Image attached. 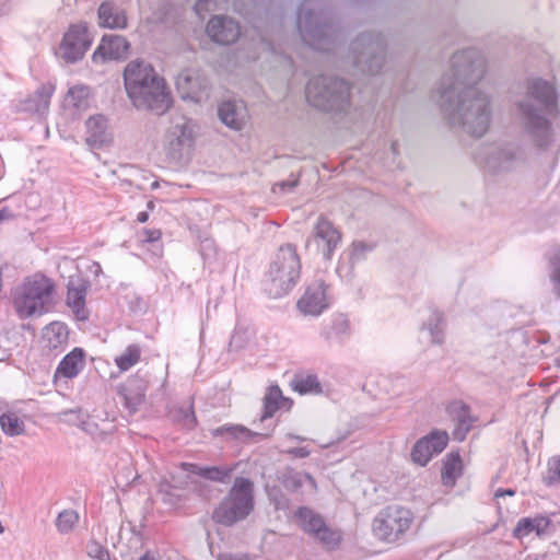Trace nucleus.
<instances>
[{
  "mask_svg": "<svg viewBox=\"0 0 560 560\" xmlns=\"http://www.w3.org/2000/svg\"><path fill=\"white\" fill-rule=\"evenodd\" d=\"M485 73L486 59L479 50L457 51L451 58L450 71L432 92L448 124L476 138L488 131L492 115L489 96L477 88Z\"/></svg>",
  "mask_w": 560,
  "mask_h": 560,
  "instance_id": "1",
  "label": "nucleus"
},
{
  "mask_svg": "<svg viewBox=\"0 0 560 560\" xmlns=\"http://www.w3.org/2000/svg\"><path fill=\"white\" fill-rule=\"evenodd\" d=\"M524 93L513 103L514 117L522 131L540 148L550 142L552 118L559 112L555 84L540 77L527 78Z\"/></svg>",
  "mask_w": 560,
  "mask_h": 560,
  "instance_id": "2",
  "label": "nucleus"
},
{
  "mask_svg": "<svg viewBox=\"0 0 560 560\" xmlns=\"http://www.w3.org/2000/svg\"><path fill=\"white\" fill-rule=\"evenodd\" d=\"M296 25L302 39L312 48L331 52L343 38L331 11L320 0H304L298 9Z\"/></svg>",
  "mask_w": 560,
  "mask_h": 560,
  "instance_id": "3",
  "label": "nucleus"
},
{
  "mask_svg": "<svg viewBox=\"0 0 560 560\" xmlns=\"http://www.w3.org/2000/svg\"><path fill=\"white\" fill-rule=\"evenodd\" d=\"M301 258L296 245L285 243L272 255L262 279V290L270 299L288 295L301 277Z\"/></svg>",
  "mask_w": 560,
  "mask_h": 560,
  "instance_id": "4",
  "label": "nucleus"
},
{
  "mask_svg": "<svg viewBox=\"0 0 560 560\" xmlns=\"http://www.w3.org/2000/svg\"><path fill=\"white\" fill-rule=\"evenodd\" d=\"M352 84L338 75L319 74L305 88L307 102L325 113H343L351 106Z\"/></svg>",
  "mask_w": 560,
  "mask_h": 560,
  "instance_id": "5",
  "label": "nucleus"
},
{
  "mask_svg": "<svg viewBox=\"0 0 560 560\" xmlns=\"http://www.w3.org/2000/svg\"><path fill=\"white\" fill-rule=\"evenodd\" d=\"M54 282L46 276L36 273L25 278L12 292L14 308L21 318L43 315L52 303Z\"/></svg>",
  "mask_w": 560,
  "mask_h": 560,
  "instance_id": "6",
  "label": "nucleus"
},
{
  "mask_svg": "<svg viewBox=\"0 0 560 560\" xmlns=\"http://www.w3.org/2000/svg\"><path fill=\"white\" fill-rule=\"evenodd\" d=\"M254 510V486L248 478L236 477L219 505L212 512L214 523L231 527L244 521Z\"/></svg>",
  "mask_w": 560,
  "mask_h": 560,
  "instance_id": "7",
  "label": "nucleus"
},
{
  "mask_svg": "<svg viewBox=\"0 0 560 560\" xmlns=\"http://www.w3.org/2000/svg\"><path fill=\"white\" fill-rule=\"evenodd\" d=\"M386 48L387 43L382 34L364 32L351 42L349 57L358 71L375 75L384 66Z\"/></svg>",
  "mask_w": 560,
  "mask_h": 560,
  "instance_id": "8",
  "label": "nucleus"
},
{
  "mask_svg": "<svg viewBox=\"0 0 560 560\" xmlns=\"http://www.w3.org/2000/svg\"><path fill=\"white\" fill-rule=\"evenodd\" d=\"M475 162L491 174L515 170L525 158L522 149L513 143L481 145L474 154Z\"/></svg>",
  "mask_w": 560,
  "mask_h": 560,
  "instance_id": "9",
  "label": "nucleus"
},
{
  "mask_svg": "<svg viewBox=\"0 0 560 560\" xmlns=\"http://www.w3.org/2000/svg\"><path fill=\"white\" fill-rule=\"evenodd\" d=\"M413 514L409 509L393 504L382 509L373 520V533L382 541L394 544L410 528Z\"/></svg>",
  "mask_w": 560,
  "mask_h": 560,
  "instance_id": "10",
  "label": "nucleus"
},
{
  "mask_svg": "<svg viewBox=\"0 0 560 560\" xmlns=\"http://www.w3.org/2000/svg\"><path fill=\"white\" fill-rule=\"evenodd\" d=\"M92 43L93 37L85 22L71 24L63 34L57 55L66 63H75L83 59Z\"/></svg>",
  "mask_w": 560,
  "mask_h": 560,
  "instance_id": "11",
  "label": "nucleus"
},
{
  "mask_svg": "<svg viewBox=\"0 0 560 560\" xmlns=\"http://www.w3.org/2000/svg\"><path fill=\"white\" fill-rule=\"evenodd\" d=\"M195 122L185 116L173 120L167 132L166 154L173 162H180L195 142Z\"/></svg>",
  "mask_w": 560,
  "mask_h": 560,
  "instance_id": "12",
  "label": "nucleus"
},
{
  "mask_svg": "<svg viewBox=\"0 0 560 560\" xmlns=\"http://www.w3.org/2000/svg\"><path fill=\"white\" fill-rule=\"evenodd\" d=\"M176 89L184 101L200 103L209 97L210 83L198 69H185L176 77Z\"/></svg>",
  "mask_w": 560,
  "mask_h": 560,
  "instance_id": "13",
  "label": "nucleus"
},
{
  "mask_svg": "<svg viewBox=\"0 0 560 560\" xmlns=\"http://www.w3.org/2000/svg\"><path fill=\"white\" fill-rule=\"evenodd\" d=\"M446 431L432 430L429 434L420 438L411 448L410 457L415 464L427 466L433 455L444 451L448 443Z\"/></svg>",
  "mask_w": 560,
  "mask_h": 560,
  "instance_id": "14",
  "label": "nucleus"
},
{
  "mask_svg": "<svg viewBox=\"0 0 560 560\" xmlns=\"http://www.w3.org/2000/svg\"><path fill=\"white\" fill-rule=\"evenodd\" d=\"M140 96L143 104L136 102V98H130L132 105L137 109L149 110L159 116L165 114L172 105L171 94L166 89L164 79L147 85Z\"/></svg>",
  "mask_w": 560,
  "mask_h": 560,
  "instance_id": "15",
  "label": "nucleus"
},
{
  "mask_svg": "<svg viewBox=\"0 0 560 560\" xmlns=\"http://www.w3.org/2000/svg\"><path fill=\"white\" fill-rule=\"evenodd\" d=\"M130 43L122 35H104L92 55L94 62L125 60L129 56Z\"/></svg>",
  "mask_w": 560,
  "mask_h": 560,
  "instance_id": "16",
  "label": "nucleus"
},
{
  "mask_svg": "<svg viewBox=\"0 0 560 560\" xmlns=\"http://www.w3.org/2000/svg\"><path fill=\"white\" fill-rule=\"evenodd\" d=\"M206 32L214 43L220 45H231L241 35L238 23L226 15L212 16L207 23Z\"/></svg>",
  "mask_w": 560,
  "mask_h": 560,
  "instance_id": "17",
  "label": "nucleus"
},
{
  "mask_svg": "<svg viewBox=\"0 0 560 560\" xmlns=\"http://www.w3.org/2000/svg\"><path fill=\"white\" fill-rule=\"evenodd\" d=\"M328 285L323 280H315L307 285L304 294L298 301L300 311L307 315L318 316L329 305L326 291Z\"/></svg>",
  "mask_w": 560,
  "mask_h": 560,
  "instance_id": "18",
  "label": "nucleus"
},
{
  "mask_svg": "<svg viewBox=\"0 0 560 560\" xmlns=\"http://www.w3.org/2000/svg\"><path fill=\"white\" fill-rule=\"evenodd\" d=\"M89 288L90 282L80 276H72L68 280L66 303L79 320H86L89 318V312L85 308V298Z\"/></svg>",
  "mask_w": 560,
  "mask_h": 560,
  "instance_id": "19",
  "label": "nucleus"
},
{
  "mask_svg": "<svg viewBox=\"0 0 560 560\" xmlns=\"http://www.w3.org/2000/svg\"><path fill=\"white\" fill-rule=\"evenodd\" d=\"M148 389L147 381L139 374L130 376L127 381L117 387L118 394L124 398L125 407L130 413L139 410L145 400Z\"/></svg>",
  "mask_w": 560,
  "mask_h": 560,
  "instance_id": "20",
  "label": "nucleus"
},
{
  "mask_svg": "<svg viewBox=\"0 0 560 560\" xmlns=\"http://www.w3.org/2000/svg\"><path fill=\"white\" fill-rule=\"evenodd\" d=\"M446 412L455 422L452 432L453 439L463 442L476 421V418L471 416L470 407L462 400H454L447 405Z\"/></svg>",
  "mask_w": 560,
  "mask_h": 560,
  "instance_id": "21",
  "label": "nucleus"
},
{
  "mask_svg": "<svg viewBox=\"0 0 560 560\" xmlns=\"http://www.w3.org/2000/svg\"><path fill=\"white\" fill-rule=\"evenodd\" d=\"M97 24L102 28L126 30L128 27L127 12L117 2L105 0L97 9Z\"/></svg>",
  "mask_w": 560,
  "mask_h": 560,
  "instance_id": "22",
  "label": "nucleus"
},
{
  "mask_svg": "<svg viewBox=\"0 0 560 560\" xmlns=\"http://www.w3.org/2000/svg\"><path fill=\"white\" fill-rule=\"evenodd\" d=\"M315 237L324 243L323 256L325 259H331L335 249L341 242V233L324 215H319L315 228Z\"/></svg>",
  "mask_w": 560,
  "mask_h": 560,
  "instance_id": "23",
  "label": "nucleus"
},
{
  "mask_svg": "<svg viewBox=\"0 0 560 560\" xmlns=\"http://www.w3.org/2000/svg\"><path fill=\"white\" fill-rule=\"evenodd\" d=\"M153 67L143 60L130 61L124 70V82L127 95L138 93L140 80L153 79Z\"/></svg>",
  "mask_w": 560,
  "mask_h": 560,
  "instance_id": "24",
  "label": "nucleus"
},
{
  "mask_svg": "<svg viewBox=\"0 0 560 560\" xmlns=\"http://www.w3.org/2000/svg\"><path fill=\"white\" fill-rule=\"evenodd\" d=\"M44 347L49 352L58 354L66 350L69 343V329L65 323L52 322L44 328Z\"/></svg>",
  "mask_w": 560,
  "mask_h": 560,
  "instance_id": "25",
  "label": "nucleus"
},
{
  "mask_svg": "<svg viewBox=\"0 0 560 560\" xmlns=\"http://www.w3.org/2000/svg\"><path fill=\"white\" fill-rule=\"evenodd\" d=\"M54 92V84H42L33 95H30L21 103V110L36 114L40 117L45 116L48 113Z\"/></svg>",
  "mask_w": 560,
  "mask_h": 560,
  "instance_id": "26",
  "label": "nucleus"
},
{
  "mask_svg": "<svg viewBox=\"0 0 560 560\" xmlns=\"http://www.w3.org/2000/svg\"><path fill=\"white\" fill-rule=\"evenodd\" d=\"M180 468L189 475L221 483L228 482L233 471L229 466H200L195 463H182Z\"/></svg>",
  "mask_w": 560,
  "mask_h": 560,
  "instance_id": "27",
  "label": "nucleus"
},
{
  "mask_svg": "<svg viewBox=\"0 0 560 560\" xmlns=\"http://www.w3.org/2000/svg\"><path fill=\"white\" fill-rule=\"evenodd\" d=\"M85 351L75 347L59 362L55 375L68 380L74 378L85 368Z\"/></svg>",
  "mask_w": 560,
  "mask_h": 560,
  "instance_id": "28",
  "label": "nucleus"
},
{
  "mask_svg": "<svg viewBox=\"0 0 560 560\" xmlns=\"http://www.w3.org/2000/svg\"><path fill=\"white\" fill-rule=\"evenodd\" d=\"M211 434L213 436H223L226 435L231 440L240 441L243 443H249L255 441V439H266L268 438V433H259L249 430L248 428L242 424H223L211 430Z\"/></svg>",
  "mask_w": 560,
  "mask_h": 560,
  "instance_id": "29",
  "label": "nucleus"
},
{
  "mask_svg": "<svg viewBox=\"0 0 560 560\" xmlns=\"http://www.w3.org/2000/svg\"><path fill=\"white\" fill-rule=\"evenodd\" d=\"M86 142L92 147L101 148L108 141L107 119L98 114L91 116L86 122Z\"/></svg>",
  "mask_w": 560,
  "mask_h": 560,
  "instance_id": "30",
  "label": "nucleus"
},
{
  "mask_svg": "<svg viewBox=\"0 0 560 560\" xmlns=\"http://www.w3.org/2000/svg\"><path fill=\"white\" fill-rule=\"evenodd\" d=\"M550 525V520L542 515L522 517L513 529V537L522 539L535 532L538 536L544 534Z\"/></svg>",
  "mask_w": 560,
  "mask_h": 560,
  "instance_id": "31",
  "label": "nucleus"
},
{
  "mask_svg": "<svg viewBox=\"0 0 560 560\" xmlns=\"http://www.w3.org/2000/svg\"><path fill=\"white\" fill-rule=\"evenodd\" d=\"M168 417L173 423L184 430H194L197 425V417L195 415L192 402L186 405L174 406L168 411Z\"/></svg>",
  "mask_w": 560,
  "mask_h": 560,
  "instance_id": "32",
  "label": "nucleus"
},
{
  "mask_svg": "<svg viewBox=\"0 0 560 560\" xmlns=\"http://www.w3.org/2000/svg\"><path fill=\"white\" fill-rule=\"evenodd\" d=\"M349 335V319L343 314L335 316L330 325L326 327L322 332L324 339L329 343L342 342Z\"/></svg>",
  "mask_w": 560,
  "mask_h": 560,
  "instance_id": "33",
  "label": "nucleus"
},
{
  "mask_svg": "<svg viewBox=\"0 0 560 560\" xmlns=\"http://www.w3.org/2000/svg\"><path fill=\"white\" fill-rule=\"evenodd\" d=\"M295 516L301 522V528L314 538L326 525L324 518L307 506H300Z\"/></svg>",
  "mask_w": 560,
  "mask_h": 560,
  "instance_id": "34",
  "label": "nucleus"
},
{
  "mask_svg": "<svg viewBox=\"0 0 560 560\" xmlns=\"http://www.w3.org/2000/svg\"><path fill=\"white\" fill-rule=\"evenodd\" d=\"M220 120L229 128L241 130L244 124L243 115L235 102H223L218 108Z\"/></svg>",
  "mask_w": 560,
  "mask_h": 560,
  "instance_id": "35",
  "label": "nucleus"
},
{
  "mask_svg": "<svg viewBox=\"0 0 560 560\" xmlns=\"http://www.w3.org/2000/svg\"><path fill=\"white\" fill-rule=\"evenodd\" d=\"M463 470L462 457L458 452H451L443 462L442 479L445 485H454Z\"/></svg>",
  "mask_w": 560,
  "mask_h": 560,
  "instance_id": "36",
  "label": "nucleus"
},
{
  "mask_svg": "<svg viewBox=\"0 0 560 560\" xmlns=\"http://www.w3.org/2000/svg\"><path fill=\"white\" fill-rule=\"evenodd\" d=\"M291 387L293 390L300 393L301 395L305 394H318L322 393V386L318 382V378L315 374H296L291 381Z\"/></svg>",
  "mask_w": 560,
  "mask_h": 560,
  "instance_id": "37",
  "label": "nucleus"
},
{
  "mask_svg": "<svg viewBox=\"0 0 560 560\" xmlns=\"http://www.w3.org/2000/svg\"><path fill=\"white\" fill-rule=\"evenodd\" d=\"M423 326L429 330L432 343L442 345L444 342L445 317L443 312L433 310Z\"/></svg>",
  "mask_w": 560,
  "mask_h": 560,
  "instance_id": "38",
  "label": "nucleus"
},
{
  "mask_svg": "<svg viewBox=\"0 0 560 560\" xmlns=\"http://www.w3.org/2000/svg\"><path fill=\"white\" fill-rule=\"evenodd\" d=\"M0 427L8 436L21 435L25 432V423L15 412H4L0 416Z\"/></svg>",
  "mask_w": 560,
  "mask_h": 560,
  "instance_id": "39",
  "label": "nucleus"
},
{
  "mask_svg": "<svg viewBox=\"0 0 560 560\" xmlns=\"http://www.w3.org/2000/svg\"><path fill=\"white\" fill-rule=\"evenodd\" d=\"M79 522V514L74 510H63L56 518L57 530L61 534H69Z\"/></svg>",
  "mask_w": 560,
  "mask_h": 560,
  "instance_id": "40",
  "label": "nucleus"
},
{
  "mask_svg": "<svg viewBox=\"0 0 560 560\" xmlns=\"http://www.w3.org/2000/svg\"><path fill=\"white\" fill-rule=\"evenodd\" d=\"M141 349L138 345H130L126 351L116 358V364L121 371H127L140 360Z\"/></svg>",
  "mask_w": 560,
  "mask_h": 560,
  "instance_id": "41",
  "label": "nucleus"
},
{
  "mask_svg": "<svg viewBox=\"0 0 560 560\" xmlns=\"http://www.w3.org/2000/svg\"><path fill=\"white\" fill-rule=\"evenodd\" d=\"M341 538V533L339 530L332 529L327 525H325L320 529V533L315 536V539L319 540L323 546L330 550H334L339 546Z\"/></svg>",
  "mask_w": 560,
  "mask_h": 560,
  "instance_id": "42",
  "label": "nucleus"
},
{
  "mask_svg": "<svg viewBox=\"0 0 560 560\" xmlns=\"http://www.w3.org/2000/svg\"><path fill=\"white\" fill-rule=\"evenodd\" d=\"M549 264L551 268V281L553 284V291L560 298V247L555 248L549 256Z\"/></svg>",
  "mask_w": 560,
  "mask_h": 560,
  "instance_id": "43",
  "label": "nucleus"
},
{
  "mask_svg": "<svg viewBox=\"0 0 560 560\" xmlns=\"http://www.w3.org/2000/svg\"><path fill=\"white\" fill-rule=\"evenodd\" d=\"M89 95V89L86 86H73L71 88L66 96L68 104L80 108L86 103Z\"/></svg>",
  "mask_w": 560,
  "mask_h": 560,
  "instance_id": "44",
  "label": "nucleus"
},
{
  "mask_svg": "<svg viewBox=\"0 0 560 560\" xmlns=\"http://www.w3.org/2000/svg\"><path fill=\"white\" fill-rule=\"evenodd\" d=\"M249 341V336L247 329L243 327H236L231 336L230 342H229V350L230 351H240L241 349L245 348V346Z\"/></svg>",
  "mask_w": 560,
  "mask_h": 560,
  "instance_id": "45",
  "label": "nucleus"
},
{
  "mask_svg": "<svg viewBox=\"0 0 560 560\" xmlns=\"http://www.w3.org/2000/svg\"><path fill=\"white\" fill-rule=\"evenodd\" d=\"M373 245L366 244L362 241H355L352 243V249L350 253L349 261L351 269L357 262L365 258L366 253L373 250Z\"/></svg>",
  "mask_w": 560,
  "mask_h": 560,
  "instance_id": "46",
  "label": "nucleus"
},
{
  "mask_svg": "<svg viewBox=\"0 0 560 560\" xmlns=\"http://www.w3.org/2000/svg\"><path fill=\"white\" fill-rule=\"evenodd\" d=\"M179 488H183V486H179ZM175 489H178V487L167 481L160 485L159 494L163 503L175 505L179 502L180 497L174 492Z\"/></svg>",
  "mask_w": 560,
  "mask_h": 560,
  "instance_id": "47",
  "label": "nucleus"
},
{
  "mask_svg": "<svg viewBox=\"0 0 560 560\" xmlns=\"http://www.w3.org/2000/svg\"><path fill=\"white\" fill-rule=\"evenodd\" d=\"M560 482V456L552 457L548 462V471L544 477V483L551 487Z\"/></svg>",
  "mask_w": 560,
  "mask_h": 560,
  "instance_id": "48",
  "label": "nucleus"
},
{
  "mask_svg": "<svg viewBox=\"0 0 560 560\" xmlns=\"http://www.w3.org/2000/svg\"><path fill=\"white\" fill-rule=\"evenodd\" d=\"M88 555L96 560H110L108 550L95 540H92L86 546Z\"/></svg>",
  "mask_w": 560,
  "mask_h": 560,
  "instance_id": "49",
  "label": "nucleus"
},
{
  "mask_svg": "<svg viewBox=\"0 0 560 560\" xmlns=\"http://www.w3.org/2000/svg\"><path fill=\"white\" fill-rule=\"evenodd\" d=\"M282 485L287 490L296 491L303 486L302 477L298 472H289L283 476Z\"/></svg>",
  "mask_w": 560,
  "mask_h": 560,
  "instance_id": "50",
  "label": "nucleus"
},
{
  "mask_svg": "<svg viewBox=\"0 0 560 560\" xmlns=\"http://www.w3.org/2000/svg\"><path fill=\"white\" fill-rule=\"evenodd\" d=\"M280 408V404L277 401L269 400L264 397V407H262V415L260 416L259 421L262 422L266 419H269L273 417L276 411Z\"/></svg>",
  "mask_w": 560,
  "mask_h": 560,
  "instance_id": "51",
  "label": "nucleus"
},
{
  "mask_svg": "<svg viewBox=\"0 0 560 560\" xmlns=\"http://www.w3.org/2000/svg\"><path fill=\"white\" fill-rule=\"evenodd\" d=\"M163 78L159 77L155 72V70L153 69V79L150 80V79H143V80H140V86L138 88V93L136 94H130L128 97L129 98H136V102L140 103V104H143L142 103V97L140 96L143 89L147 88V85H149L150 83L153 84L155 83V81H160L162 80Z\"/></svg>",
  "mask_w": 560,
  "mask_h": 560,
  "instance_id": "52",
  "label": "nucleus"
},
{
  "mask_svg": "<svg viewBox=\"0 0 560 560\" xmlns=\"http://www.w3.org/2000/svg\"><path fill=\"white\" fill-rule=\"evenodd\" d=\"M225 1L226 0H197V2L195 4V9L197 10V12L211 11V10L217 9V7L221 2H225Z\"/></svg>",
  "mask_w": 560,
  "mask_h": 560,
  "instance_id": "53",
  "label": "nucleus"
},
{
  "mask_svg": "<svg viewBox=\"0 0 560 560\" xmlns=\"http://www.w3.org/2000/svg\"><path fill=\"white\" fill-rule=\"evenodd\" d=\"M265 398L272 401H277L279 404L284 399L282 396V392L278 385L270 386L268 388L267 394L265 395Z\"/></svg>",
  "mask_w": 560,
  "mask_h": 560,
  "instance_id": "54",
  "label": "nucleus"
},
{
  "mask_svg": "<svg viewBox=\"0 0 560 560\" xmlns=\"http://www.w3.org/2000/svg\"><path fill=\"white\" fill-rule=\"evenodd\" d=\"M299 185V178H292L282 180L277 184V186L280 188L283 192H291L296 186Z\"/></svg>",
  "mask_w": 560,
  "mask_h": 560,
  "instance_id": "55",
  "label": "nucleus"
},
{
  "mask_svg": "<svg viewBox=\"0 0 560 560\" xmlns=\"http://www.w3.org/2000/svg\"><path fill=\"white\" fill-rule=\"evenodd\" d=\"M288 454L298 457V458H306L310 455V450L307 447H292L287 451Z\"/></svg>",
  "mask_w": 560,
  "mask_h": 560,
  "instance_id": "56",
  "label": "nucleus"
},
{
  "mask_svg": "<svg viewBox=\"0 0 560 560\" xmlns=\"http://www.w3.org/2000/svg\"><path fill=\"white\" fill-rule=\"evenodd\" d=\"M65 416H70L71 419H69V421L71 422H75V420H78L79 422L81 423H84V420L82 419V412L81 410H67L63 412Z\"/></svg>",
  "mask_w": 560,
  "mask_h": 560,
  "instance_id": "57",
  "label": "nucleus"
},
{
  "mask_svg": "<svg viewBox=\"0 0 560 560\" xmlns=\"http://www.w3.org/2000/svg\"><path fill=\"white\" fill-rule=\"evenodd\" d=\"M515 493H516L515 489H512V488H509V489L499 488V489L495 490L494 497L495 498H502V497H505V495L514 497Z\"/></svg>",
  "mask_w": 560,
  "mask_h": 560,
  "instance_id": "58",
  "label": "nucleus"
},
{
  "mask_svg": "<svg viewBox=\"0 0 560 560\" xmlns=\"http://www.w3.org/2000/svg\"><path fill=\"white\" fill-rule=\"evenodd\" d=\"M145 234H147V238H145L147 242H155V241L160 240V237H161V232L159 230H148V231H145Z\"/></svg>",
  "mask_w": 560,
  "mask_h": 560,
  "instance_id": "59",
  "label": "nucleus"
},
{
  "mask_svg": "<svg viewBox=\"0 0 560 560\" xmlns=\"http://www.w3.org/2000/svg\"><path fill=\"white\" fill-rule=\"evenodd\" d=\"M13 218V213L8 208L0 209V222Z\"/></svg>",
  "mask_w": 560,
  "mask_h": 560,
  "instance_id": "60",
  "label": "nucleus"
},
{
  "mask_svg": "<svg viewBox=\"0 0 560 560\" xmlns=\"http://www.w3.org/2000/svg\"><path fill=\"white\" fill-rule=\"evenodd\" d=\"M224 560H249L246 555H225Z\"/></svg>",
  "mask_w": 560,
  "mask_h": 560,
  "instance_id": "61",
  "label": "nucleus"
},
{
  "mask_svg": "<svg viewBox=\"0 0 560 560\" xmlns=\"http://www.w3.org/2000/svg\"><path fill=\"white\" fill-rule=\"evenodd\" d=\"M148 219H149V214H148V212H144V211L139 212V213H138V215H137V220H138L139 222H141V223L147 222V221H148Z\"/></svg>",
  "mask_w": 560,
  "mask_h": 560,
  "instance_id": "62",
  "label": "nucleus"
},
{
  "mask_svg": "<svg viewBox=\"0 0 560 560\" xmlns=\"http://www.w3.org/2000/svg\"><path fill=\"white\" fill-rule=\"evenodd\" d=\"M285 503H287V500H284V502H282L281 500H277L275 502L276 504V509L279 510V509H284L285 508Z\"/></svg>",
  "mask_w": 560,
  "mask_h": 560,
  "instance_id": "63",
  "label": "nucleus"
},
{
  "mask_svg": "<svg viewBox=\"0 0 560 560\" xmlns=\"http://www.w3.org/2000/svg\"><path fill=\"white\" fill-rule=\"evenodd\" d=\"M8 357V353L5 350H0V361H3Z\"/></svg>",
  "mask_w": 560,
  "mask_h": 560,
  "instance_id": "64",
  "label": "nucleus"
}]
</instances>
